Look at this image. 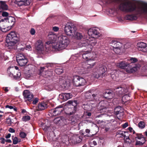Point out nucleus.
<instances>
[{
	"instance_id": "7",
	"label": "nucleus",
	"mask_w": 147,
	"mask_h": 147,
	"mask_svg": "<svg viewBox=\"0 0 147 147\" xmlns=\"http://www.w3.org/2000/svg\"><path fill=\"white\" fill-rule=\"evenodd\" d=\"M76 28L71 23H68L66 24L64 31L65 34L68 36H71L73 35L74 32L76 30Z\"/></svg>"
},
{
	"instance_id": "32",
	"label": "nucleus",
	"mask_w": 147,
	"mask_h": 147,
	"mask_svg": "<svg viewBox=\"0 0 147 147\" xmlns=\"http://www.w3.org/2000/svg\"><path fill=\"white\" fill-rule=\"evenodd\" d=\"M137 70V67H132L129 65V67H128L126 71L128 73H131L135 72Z\"/></svg>"
},
{
	"instance_id": "6",
	"label": "nucleus",
	"mask_w": 147,
	"mask_h": 147,
	"mask_svg": "<svg viewBox=\"0 0 147 147\" xmlns=\"http://www.w3.org/2000/svg\"><path fill=\"white\" fill-rule=\"evenodd\" d=\"M18 38L15 32H11L7 35L6 38V42L9 46L15 45L17 42Z\"/></svg>"
},
{
	"instance_id": "1",
	"label": "nucleus",
	"mask_w": 147,
	"mask_h": 147,
	"mask_svg": "<svg viewBox=\"0 0 147 147\" xmlns=\"http://www.w3.org/2000/svg\"><path fill=\"white\" fill-rule=\"evenodd\" d=\"M48 38L50 41L46 42L45 45V48L48 50H51V49L58 51L65 49L70 42L67 36L62 34L57 35L52 32L49 33Z\"/></svg>"
},
{
	"instance_id": "23",
	"label": "nucleus",
	"mask_w": 147,
	"mask_h": 147,
	"mask_svg": "<svg viewBox=\"0 0 147 147\" xmlns=\"http://www.w3.org/2000/svg\"><path fill=\"white\" fill-rule=\"evenodd\" d=\"M116 65L119 67L127 69V67H129V64L124 61H122L117 63Z\"/></svg>"
},
{
	"instance_id": "19",
	"label": "nucleus",
	"mask_w": 147,
	"mask_h": 147,
	"mask_svg": "<svg viewBox=\"0 0 147 147\" xmlns=\"http://www.w3.org/2000/svg\"><path fill=\"white\" fill-rule=\"evenodd\" d=\"M107 102L105 101H100L98 105V109L100 111V113H102V111H105L106 108V103Z\"/></svg>"
},
{
	"instance_id": "35",
	"label": "nucleus",
	"mask_w": 147,
	"mask_h": 147,
	"mask_svg": "<svg viewBox=\"0 0 147 147\" xmlns=\"http://www.w3.org/2000/svg\"><path fill=\"white\" fill-rule=\"evenodd\" d=\"M16 57L17 61L26 58L24 55L22 53L18 54Z\"/></svg>"
},
{
	"instance_id": "63",
	"label": "nucleus",
	"mask_w": 147,
	"mask_h": 147,
	"mask_svg": "<svg viewBox=\"0 0 147 147\" xmlns=\"http://www.w3.org/2000/svg\"><path fill=\"white\" fill-rule=\"evenodd\" d=\"M128 126V124L127 123H125L123 125L122 127L124 128H125Z\"/></svg>"
},
{
	"instance_id": "50",
	"label": "nucleus",
	"mask_w": 147,
	"mask_h": 147,
	"mask_svg": "<svg viewBox=\"0 0 147 147\" xmlns=\"http://www.w3.org/2000/svg\"><path fill=\"white\" fill-rule=\"evenodd\" d=\"M142 135H141L140 134H137V136L136 137V138H138V139L140 140H142V138H145L144 137H143Z\"/></svg>"
},
{
	"instance_id": "59",
	"label": "nucleus",
	"mask_w": 147,
	"mask_h": 147,
	"mask_svg": "<svg viewBox=\"0 0 147 147\" xmlns=\"http://www.w3.org/2000/svg\"><path fill=\"white\" fill-rule=\"evenodd\" d=\"M38 101V99L37 98H35L33 101V104H36Z\"/></svg>"
},
{
	"instance_id": "48",
	"label": "nucleus",
	"mask_w": 147,
	"mask_h": 147,
	"mask_svg": "<svg viewBox=\"0 0 147 147\" xmlns=\"http://www.w3.org/2000/svg\"><path fill=\"white\" fill-rule=\"evenodd\" d=\"M97 144L95 140L93 141L92 142H90V146L91 147H93V145H94V146H95Z\"/></svg>"
},
{
	"instance_id": "36",
	"label": "nucleus",
	"mask_w": 147,
	"mask_h": 147,
	"mask_svg": "<svg viewBox=\"0 0 147 147\" xmlns=\"http://www.w3.org/2000/svg\"><path fill=\"white\" fill-rule=\"evenodd\" d=\"M12 139L13 140V143L14 144H17L18 142H20V140L18 139L16 137H14V136H12Z\"/></svg>"
},
{
	"instance_id": "4",
	"label": "nucleus",
	"mask_w": 147,
	"mask_h": 147,
	"mask_svg": "<svg viewBox=\"0 0 147 147\" xmlns=\"http://www.w3.org/2000/svg\"><path fill=\"white\" fill-rule=\"evenodd\" d=\"M15 21V18L12 16H9L5 18L4 19L0 18V28L1 30L4 32H6L11 28L9 24H10V26L13 25Z\"/></svg>"
},
{
	"instance_id": "25",
	"label": "nucleus",
	"mask_w": 147,
	"mask_h": 147,
	"mask_svg": "<svg viewBox=\"0 0 147 147\" xmlns=\"http://www.w3.org/2000/svg\"><path fill=\"white\" fill-rule=\"evenodd\" d=\"M90 51L88 50L86 52H85L84 53H82V57L84 59H86L87 60L91 59V54L90 52Z\"/></svg>"
},
{
	"instance_id": "51",
	"label": "nucleus",
	"mask_w": 147,
	"mask_h": 147,
	"mask_svg": "<svg viewBox=\"0 0 147 147\" xmlns=\"http://www.w3.org/2000/svg\"><path fill=\"white\" fill-rule=\"evenodd\" d=\"M107 95H109V96H109V98H111V97H110V95H112V93H111V92H106L105 94V96H107Z\"/></svg>"
},
{
	"instance_id": "49",
	"label": "nucleus",
	"mask_w": 147,
	"mask_h": 147,
	"mask_svg": "<svg viewBox=\"0 0 147 147\" xmlns=\"http://www.w3.org/2000/svg\"><path fill=\"white\" fill-rule=\"evenodd\" d=\"M30 33L32 35H34L35 33V30L33 28H31L30 30Z\"/></svg>"
},
{
	"instance_id": "47",
	"label": "nucleus",
	"mask_w": 147,
	"mask_h": 147,
	"mask_svg": "<svg viewBox=\"0 0 147 147\" xmlns=\"http://www.w3.org/2000/svg\"><path fill=\"white\" fill-rule=\"evenodd\" d=\"M137 59L134 58H131L129 59V61H131V63H135L137 61Z\"/></svg>"
},
{
	"instance_id": "64",
	"label": "nucleus",
	"mask_w": 147,
	"mask_h": 147,
	"mask_svg": "<svg viewBox=\"0 0 147 147\" xmlns=\"http://www.w3.org/2000/svg\"><path fill=\"white\" fill-rule=\"evenodd\" d=\"M3 89L6 92H8L9 91L7 87H3Z\"/></svg>"
},
{
	"instance_id": "9",
	"label": "nucleus",
	"mask_w": 147,
	"mask_h": 147,
	"mask_svg": "<svg viewBox=\"0 0 147 147\" xmlns=\"http://www.w3.org/2000/svg\"><path fill=\"white\" fill-rule=\"evenodd\" d=\"M15 68L13 67L9 68L7 70V73L9 76L15 79H18L20 78L21 75L20 72H16Z\"/></svg>"
},
{
	"instance_id": "26",
	"label": "nucleus",
	"mask_w": 147,
	"mask_h": 147,
	"mask_svg": "<svg viewBox=\"0 0 147 147\" xmlns=\"http://www.w3.org/2000/svg\"><path fill=\"white\" fill-rule=\"evenodd\" d=\"M117 94H124L126 93V90L121 87H117L116 91Z\"/></svg>"
},
{
	"instance_id": "53",
	"label": "nucleus",
	"mask_w": 147,
	"mask_h": 147,
	"mask_svg": "<svg viewBox=\"0 0 147 147\" xmlns=\"http://www.w3.org/2000/svg\"><path fill=\"white\" fill-rule=\"evenodd\" d=\"M90 107L91 108H92V110L93 108L96 107L97 105L96 103H90Z\"/></svg>"
},
{
	"instance_id": "57",
	"label": "nucleus",
	"mask_w": 147,
	"mask_h": 147,
	"mask_svg": "<svg viewBox=\"0 0 147 147\" xmlns=\"http://www.w3.org/2000/svg\"><path fill=\"white\" fill-rule=\"evenodd\" d=\"M0 140L1 141V143L2 144H4L5 143V142H6L5 140V139L3 138H1L0 139Z\"/></svg>"
},
{
	"instance_id": "11",
	"label": "nucleus",
	"mask_w": 147,
	"mask_h": 147,
	"mask_svg": "<svg viewBox=\"0 0 147 147\" xmlns=\"http://www.w3.org/2000/svg\"><path fill=\"white\" fill-rule=\"evenodd\" d=\"M96 38H92L89 37H87L86 39V42L87 44L86 49H88L89 51H91L92 49L93 46H94L97 43Z\"/></svg>"
},
{
	"instance_id": "43",
	"label": "nucleus",
	"mask_w": 147,
	"mask_h": 147,
	"mask_svg": "<svg viewBox=\"0 0 147 147\" xmlns=\"http://www.w3.org/2000/svg\"><path fill=\"white\" fill-rule=\"evenodd\" d=\"M30 116L26 115L23 116L22 119V120L24 121H26L30 120Z\"/></svg>"
},
{
	"instance_id": "13",
	"label": "nucleus",
	"mask_w": 147,
	"mask_h": 147,
	"mask_svg": "<svg viewBox=\"0 0 147 147\" xmlns=\"http://www.w3.org/2000/svg\"><path fill=\"white\" fill-rule=\"evenodd\" d=\"M113 44L115 45L117 44L118 45V47H117V45H115L114 47V48H113V50L114 52L116 54H120L122 51V44L118 41H113Z\"/></svg>"
},
{
	"instance_id": "3",
	"label": "nucleus",
	"mask_w": 147,
	"mask_h": 147,
	"mask_svg": "<svg viewBox=\"0 0 147 147\" xmlns=\"http://www.w3.org/2000/svg\"><path fill=\"white\" fill-rule=\"evenodd\" d=\"M96 63L93 59L87 60L85 63H80L75 68V70L80 74L88 73L89 70L96 64Z\"/></svg>"
},
{
	"instance_id": "24",
	"label": "nucleus",
	"mask_w": 147,
	"mask_h": 147,
	"mask_svg": "<svg viewBox=\"0 0 147 147\" xmlns=\"http://www.w3.org/2000/svg\"><path fill=\"white\" fill-rule=\"evenodd\" d=\"M117 135L119 137H124L125 138V137H127L128 136H129V134L127 131H118L117 133Z\"/></svg>"
},
{
	"instance_id": "20",
	"label": "nucleus",
	"mask_w": 147,
	"mask_h": 147,
	"mask_svg": "<svg viewBox=\"0 0 147 147\" xmlns=\"http://www.w3.org/2000/svg\"><path fill=\"white\" fill-rule=\"evenodd\" d=\"M124 109L120 107H118L115 109V113L117 117H121L123 115Z\"/></svg>"
},
{
	"instance_id": "21",
	"label": "nucleus",
	"mask_w": 147,
	"mask_h": 147,
	"mask_svg": "<svg viewBox=\"0 0 147 147\" xmlns=\"http://www.w3.org/2000/svg\"><path fill=\"white\" fill-rule=\"evenodd\" d=\"M137 46L139 50L144 52H147V47L146 43L143 42H140L138 43Z\"/></svg>"
},
{
	"instance_id": "16",
	"label": "nucleus",
	"mask_w": 147,
	"mask_h": 147,
	"mask_svg": "<svg viewBox=\"0 0 147 147\" xmlns=\"http://www.w3.org/2000/svg\"><path fill=\"white\" fill-rule=\"evenodd\" d=\"M64 109L62 105H60L55 109H52L51 111V113H52L53 116H56L60 114Z\"/></svg>"
},
{
	"instance_id": "5",
	"label": "nucleus",
	"mask_w": 147,
	"mask_h": 147,
	"mask_svg": "<svg viewBox=\"0 0 147 147\" xmlns=\"http://www.w3.org/2000/svg\"><path fill=\"white\" fill-rule=\"evenodd\" d=\"M53 66V63H47L46 66L41 67L40 68V74L44 77L47 78L51 76L52 75L53 70L50 69V67Z\"/></svg>"
},
{
	"instance_id": "46",
	"label": "nucleus",
	"mask_w": 147,
	"mask_h": 147,
	"mask_svg": "<svg viewBox=\"0 0 147 147\" xmlns=\"http://www.w3.org/2000/svg\"><path fill=\"white\" fill-rule=\"evenodd\" d=\"M26 136V134L24 132H21L20 134V136L22 138H25Z\"/></svg>"
},
{
	"instance_id": "56",
	"label": "nucleus",
	"mask_w": 147,
	"mask_h": 147,
	"mask_svg": "<svg viewBox=\"0 0 147 147\" xmlns=\"http://www.w3.org/2000/svg\"><path fill=\"white\" fill-rule=\"evenodd\" d=\"M2 15L4 17H6L8 16V13L6 12H3L2 13Z\"/></svg>"
},
{
	"instance_id": "52",
	"label": "nucleus",
	"mask_w": 147,
	"mask_h": 147,
	"mask_svg": "<svg viewBox=\"0 0 147 147\" xmlns=\"http://www.w3.org/2000/svg\"><path fill=\"white\" fill-rule=\"evenodd\" d=\"M124 138L126 142H127L129 144L131 142V141L129 138V136L127 137H125Z\"/></svg>"
},
{
	"instance_id": "8",
	"label": "nucleus",
	"mask_w": 147,
	"mask_h": 147,
	"mask_svg": "<svg viewBox=\"0 0 147 147\" xmlns=\"http://www.w3.org/2000/svg\"><path fill=\"white\" fill-rule=\"evenodd\" d=\"M73 82L74 85L76 86L84 85L86 82L85 79L78 76H74Z\"/></svg>"
},
{
	"instance_id": "61",
	"label": "nucleus",
	"mask_w": 147,
	"mask_h": 147,
	"mask_svg": "<svg viewBox=\"0 0 147 147\" xmlns=\"http://www.w3.org/2000/svg\"><path fill=\"white\" fill-rule=\"evenodd\" d=\"M113 41H117V40H112L111 42V43L112 44V46L113 47V48H114V47L115 46V45H117V47H118V45H117V44H115V45H114V44H113Z\"/></svg>"
},
{
	"instance_id": "2",
	"label": "nucleus",
	"mask_w": 147,
	"mask_h": 147,
	"mask_svg": "<svg viewBox=\"0 0 147 147\" xmlns=\"http://www.w3.org/2000/svg\"><path fill=\"white\" fill-rule=\"evenodd\" d=\"M120 10L126 12H133L136 15H144L147 16V3L143 2L139 3L138 6L130 4L127 1H122L119 6Z\"/></svg>"
},
{
	"instance_id": "39",
	"label": "nucleus",
	"mask_w": 147,
	"mask_h": 147,
	"mask_svg": "<svg viewBox=\"0 0 147 147\" xmlns=\"http://www.w3.org/2000/svg\"><path fill=\"white\" fill-rule=\"evenodd\" d=\"M145 123L143 121H141L138 123V127L141 129L144 128L145 127Z\"/></svg>"
},
{
	"instance_id": "29",
	"label": "nucleus",
	"mask_w": 147,
	"mask_h": 147,
	"mask_svg": "<svg viewBox=\"0 0 147 147\" xmlns=\"http://www.w3.org/2000/svg\"><path fill=\"white\" fill-rule=\"evenodd\" d=\"M125 18L127 20H132L137 19V17L136 15L132 14L126 15Z\"/></svg>"
},
{
	"instance_id": "55",
	"label": "nucleus",
	"mask_w": 147,
	"mask_h": 147,
	"mask_svg": "<svg viewBox=\"0 0 147 147\" xmlns=\"http://www.w3.org/2000/svg\"><path fill=\"white\" fill-rule=\"evenodd\" d=\"M59 30V28L56 26H55L53 28V30L55 32H57Z\"/></svg>"
},
{
	"instance_id": "18",
	"label": "nucleus",
	"mask_w": 147,
	"mask_h": 147,
	"mask_svg": "<svg viewBox=\"0 0 147 147\" xmlns=\"http://www.w3.org/2000/svg\"><path fill=\"white\" fill-rule=\"evenodd\" d=\"M72 94L70 93H63L59 95V97L64 100H66L72 98Z\"/></svg>"
},
{
	"instance_id": "22",
	"label": "nucleus",
	"mask_w": 147,
	"mask_h": 147,
	"mask_svg": "<svg viewBox=\"0 0 147 147\" xmlns=\"http://www.w3.org/2000/svg\"><path fill=\"white\" fill-rule=\"evenodd\" d=\"M71 142L74 143H77L80 142L82 140V137L78 135H75L73 136L71 138Z\"/></svg>"
},
{
	"instance_id": "33",
	"label": "nucleus",
	"mask_w": 147,
	"mask_h": 147,
	"mask_svg": "<svg viewBox=\"0 0 147 147\" xmlns=\"http://www.w3.org/2000/svg\"><path fill=\"white\" fill-rule=\"evenodd\" d=\"M90 105V103L86 105L83 104L82 106V107L85 110L88 111H90L92 110V108L91 107Z\"/></svg>"
},
{
	"instance_id": "12",
	"label": "nucleus",
	"mask_w": 147,
	"mask_h": 147,
	"mask_svg": "<svg viewBox=\"0 0 147 147\" xmlns=\"http://www.w3.org/2000/svg\"><path fill=\"white\" fill-rule=\"evenodd\" d=\"M43 43L42 40H38L35 43V48L37 53L40 54H42L44 51Z\"/></svg>"
},
{
	"instance_id": "44",
	"label": "nucleus",
	"mask_w": 147,
	"mask_h": 147,
	"mask_svg": "<svg viewBox=\"0 0 147 147\" xmlns=\"http://www.w3.org/2000/svg\"><path fill=\"white\" fill-rule=\"evenodd\" d=\"M61 119V118L60 117H56L54 119V122L55 123H59Z\"/></svg>"
},
{
	"instance_id": "17",
	"label": "nucleus",
	"mask_w": 147,
	"mask_h": 147,
	"mask_svg": "<svg viewBox=\"0 0 147 147\" xmlns=\"http://www.w3.org/2000/svg\"><path fill=\"white\" fill-rule=\"evenodd\" d=\"M31 2V0H15V3L19 6L23 5H28Z\"/></svg>"
},
{
	"instance_id": "62",
	"label": "nucleus",
	"mask_w": 147,
	"mask_h": 147,
	"mask_svg": "<svg viewBox=\"0 0 147 147\" xmlns=\"http://www.w3.org/2000/svg\"><path fill=\"white\" fill-rule=\"evenodd\" d=\"M90 91H89L86 92L85 94V96H86V97H87V98H89V96L90 95Z\"/></svg>"
},
{
	"instance_id": "58",
	"label": "nucleus",
	"mask_w": 147,
	"mask_h": 147,
	"mask_svg": "<svg viewBox=\"0 0 147 147\" xmlns=\"http://www.w3.org/2000/svg\"><path fill=\"white\" fill-rule=\"evenodd\" d=\"M125 98H127L129 99V96L127 94L125 95L122 97V100H124V99Z\"/></svg>"
},
{
	"instance_id": "38",
	"label": "nucleus",
	"mask_w": 147,
	"mask_h": 147,
	"mask_svg": "<svg viewBox=\"0 0 147 147\" xmlns=\"http://www.w3.org/2000/svg\"><path fill=\"white\" fill-rule=\"evenodd\" d=\"M67 103L71 105L74 107L76 106L77 105V101L76 100H69Z\"/></svg>"
},
{
	"instance_id": "37",
	"label": "nucleus",
	"mask_w": 147,
	"mask_h": 147,
	"mask_svg": "<svg viewBox=\"0 0 147 147\" xmlns=\"http://www.w3.org/2000/svg\"><path fill=\"white\" fill-rule=\"evenodd\" d=\"M142 140L141 141H137L136 144V145H142L145 142L146 140L145 138H142Z\"/></svg>"
},
{
	"instance_id": "45",
	"label": "nucleus",
	"mask_w": 147,
	"mask_h": 147,
	"mask_svg": "<svg viewBox=\"0 0 147 147\" xmlns=\"http://www.w3.org/2000/svg\"><path fill=\"white\" fill-rule=\"evenodd\" d=\"M109 12L110 14L113 15H115L116 13V11L114 9H110Z\"/></svg>"
},
{
	"instance_id": "40",
	"label": "nucleus",
	"mask_w": 147,
	"mask_h": 147,
	"mask_svg": "<svg viewBox=\"0 0 147 147\" xmlns=\"http://www.w3.org/2000/svg\"><path fill=\"white\" fill-rule=\"evenodd\" d=\"M55 72L57 74H60L63 72V70L61 69L57 68L55 70Z\"/></svg>"
},
{
	"instance_id": "34",
	"label": "nucleus",
	"mask_w": 147,
	"mask_h": 147,
	"mask_svg": "<svg viewBox=\"0 0 147 147\" xmlns=\"http://www.w3.org/2000/svg\"><path fill=\"white\" fill-rule=\"evenodd\" d=\"M0 4L3 9L5 10L7 9L8 7L6 4L5 2L1 1H0Z\"/></svg>"
},
{
	"instance_id": "54",
	"label": "nucleus",
	"mask_w": 147,
	"mask_h": 147,
	"mask_svg": "<svg viewBox=\"0 0 147 147\" xmlns=\"http://www.w3.org/2000/svg\"><path fill=\"white\" fill-rule=\"evenodd\" d=\"M7 123L9 125H11L13 123V122L11 119H8L7 120Z\"/></svg>"
},
{
	"instance_id": "15",
	"label": "nucleus",
	"mask_w": 147,
	"mask_h": 147,
	"mask_svg": "<svg viewBox=\"0 0 147 147\" xmlns=\"http://www.w3.org/2000/svg\"><path fill=\"white\" fill-rule=\"evenodd\" d=\"M97 71V72H94L92 74L93 77L96 78H98L101 75L102 76L106 70L104 67L102 66L100 67Z\"/></svg>"
},
{
	"instance_id": "10",
	"label": "nucleus",
	"mask_w": 147,
	"mask_h": 147,
	"mask_svg": "<svg viewBox=\"0 0 147 147\" xmlns=\"http://www.w3.org/2000/svg\"><path fill=\"white\" fill-rule=\"evenodd\" d=\"M88 33L89 37L92 38H98L101 35L100 30L95 28H92L89 29Z\"/></svg>"
},
{
	"instance_id": "30",
	"label": "nucleus",
	"mask_w": 147,
	"mask_h": 147,
	"mask_svg": "<svg viewBox=\"0 0 147 147\" xmlns=\"http://www.w3.org/2000/svg\"><path fill=\"white\" fill-rule=\"evenodd\" d=\"M28 61L27 59L26 58L17 62L19 65L21 66H22L25 65L27 63Z\"/></svg>"
},
{
	"instance_id": "27",
	"label": "nucleus",
	"mask_w": 147,
	"mask_h": 147,
	"mask_svg": "<svg viewBox=\"0 0 147 147\" xmlns=\"http://www.w3.org/2000/svg\"><path fill=\"white\" fill-rule=\"evenodd\" d=\"M87 44L88 43H87L86 42V39H84V40H81L78 43V47H84L86 48V47L87 45ZM84 49L85 50L87 49L86 48H85Z\"/></svg>"
},
{
	"instance_id": "14",
	"label": "nucleus",
	"mask_w": 147,
	"mask_h": 147,
	"mask_svg": "<svg viewBox=\"0 0 147 147\" xmlns=\"http://www.w3.org/2000/svg\"><path fill=\"white\" fill-rule=\"evenodd\" d=\"M23 95L26 101H28L30 102L33 100V94L28 90H25L23 93Z\"/></svg>"
},
{
	"instance_id": "31",
	"label": "nucleus",
	"mask_w": 147,
	"mask_h": 147,
	"mask_svg": "<svg viewBox=\"0 0 147 147\" xmlns=\"http://www.w3.org/2000/svg\"><path fill=\"white\" fill-rule=\"evenodd\" d=\"M47 105L45 103H41L39 104L38 106V109H37L38 110H44L47 108Z\"/></svg>"
},
{
	"instance_id": "28",
	"label": "nucleus",
	"mask_w": 147,
	"mask_h": 147,
	"mask_svg": "<svg viewBox=\"0 0 147 147\" xmlns=\"http://www.w3.org/2000/svg\"><path fill=\"white\" fill-rule=\"evenodd\" d=\"M74 33L73 35H72L71 36L74 37L76 39H81L83 37L82 35L80 33L77 32L76 30Z\"/></svg>"
},
{
	"instance_id": "42",
	"label": "nucleus",
	"mask_w": 147,
	"mask_h": 147,
	"mask_svg": "<svg viewBox=\"0 0 147 147\" xmlns=\"http://www.w3.org/2000/svg\"><path fill=\"white\" fill-rule=\"evenodd\" d=\"M54 88V86L52 85H49L47 86L46 89L48 91H50L53 90Z\"/></svg>"
},
{
	"instance_id": "41",
	"label": "nucleus",
	"mask_w": 147,
	"mask_h": 147,
	"mask_svg": "<svg viewBox=\"0 0 147 147\" xmlns=\"http://www.w3.org/2000/svg\"><path fill=\"white\" fill-rule=\"evenodd\" d=\"M114 0H102L101 1L103 4H106L111 3Z\"/></svg>"
},
{
	"instance_id": "60",
	"label": "nucleus",
	"mask_w": 147,
	"mask_h": 147,
	"mask_svg": "<svg viewBox=\"0 0 147 147\" xmlns=\"http://www.w3.org/2000/svg\"><path fill=\"white\" fill-rule=\"evenodd\" d=\"M9 131L11 133H14L15 132V130L12 128H10L8 129Z\"/></svg>"
}]
</instances>
